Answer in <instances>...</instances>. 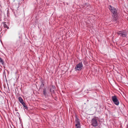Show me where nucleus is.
<instances>
[{
  "label": "nucleus",
  "mask_w": 128,
  "mask_h": 128,
  "mask_svg": "<svg viewBox=\"0 0 128 128\" xmlns=\"http://www.w3.org/2000/svg\"><path fill=\"white\" fill-rule=\"evenodd\" d=\"M2 24L3 26L5 28H6L7 29L9 28V27L6 24V22H2Z\"/></svg>",
  "instance_id": "nucleus-10"
},
{
  "label": "nucleus",
  "mask_w": 128,
  "mask_h": 128,
  "mask_svg": "<svg viewBox=\"0 0 128 128\" xmlns=\"http://www.w3.org/2000/svg\"><path fill=\"white\" fill-rule=\"evenodd\" d=\"M17 113L18 114H19V113L18 112H17Z\"/></svg>",
  "instance_id": "nucleus-21"
},
{
  "label": "nucleus",
  "mask_w": 128,
  "mask_h": 128,
  "mask_svg": "<svg viewBox=\"0 0 128 128\" xmlns=\"http://www.w3.org/2000/svg\"><path fill=\"white\" fill-rule=\"evenodd\" d=\"M52 91L53 92H54V90H53Z\"/></svg>",
  "instance_id": "nucleus-19"
},
{
  "label": "nucleus",
  "mask_w": 128,
  "mask_h": 128,
  "mask_svg": "<svg viewBox=\"0 0 128 128\" xmlns=\"http://www.w3.org/2000/svg\"><path fill=\"white\" fill-rule=\"evenodd\" d=\"M22 104L23 106L25 108V109L26 110H28V108L25 103L24 102Z\"/></svg>",
  "instance_id": "nucleus-12"
},
{
  "label": "nucleus",
  "mask_w": 128,
  "mask_h": 128,
  "mask_svg": "<svg viewBox=\"0 0 128 128\" xmlns=\"http://www.w3.org/2000/svg\"><path fill=\"white\" fill-rule=\"evenodd\" d=\"M43 92L44 95L45 96V97L46 98L47 96H48V95L47 94V92L46 88H45L43 89Z\"/></svg>",
  "instance_id": "nucleus-7"
},
{
  "label": "nucleus",
  "mask_w": 128,
  "mask_h": 128,
  "mask_svg": "<svg viewBox=\"0 0 128 128\" xmlns=\"http://www.w3.org/2000/svg\"><path fill=\"white\" fill-rule=\"evenodd\" d=\"M122 31H118L116 32V34L118 35H121Z\"/></svg>",
  "instance_id": "nucleus-16"
},
{
  "label": "nucleus",
  "mask_w": 128,
  "mask_h": 128,
  "mask_svg": "<svg viewBox=\"0 0 128 128\" xmlns=\"http://www.w3.org/2000/svg\"><path fill=\"white\" fill-rule=\"evenodd\" d=\"M41 84L40 86V88L39 89L43 87L44 86V80H42L41 82Z\"/></svg>",
  "instance_id": "nucleus-11"
},
{
  "label": "nucleus",
  "mask_w": 128,
  "mask_h": 128,
  "mask_svg": "<svg viewBox=\"0 0 128 128\" xmlns=\"http://www.w3.org/2000/svg\"><path fill=\"white\" fill-rule=\"evenodd\" d=\"M127 36V33L126 32L122 31L121 33L120 36L123 37H126Z\"/></svg>",
  "instance_id": "nucleus-6"
},
{
  "label": "nucleus",
  "mask_w": 128,
  "mask_h": 128,
  "mask_svg": "<svg viewBox=\"0 0 128 128\" xmlns=\"http://www.w3.org/2000/svg\"><path fill=\"white\" fill-rule=\"evenodd\" d=\"M76 128H80V124L79 125H77L76 126Z\"/></svg>",
  "instance_id": "nucleus-17"
},
{
  "label": "nucleus",
  "mask_w": 128,
  "mask_h": 128,
  "mask_svg": "<svg viewBox=\"0 0 128 128\" xmlns=\"http://www.w3.org/2000/svg\"><path fill=\"white\" fill-rule=\"evenodd\" d=\"M98 117H95L92 118L91 120V125L93 126L96 127L98 126V123L97 120Z\"/></svg>",
  "instance_id": "nucleus-2"
},
{
  "label": "nucleus",
  "mask_w": 128,
  "mask_h": 128,
  "mask_svg": "<svg viewBox=\"0 0 128 128\" xmlns=\"http://www.w3.org/2000/svg\"><path fill=\"white\" fill-rule=\"evenodd\" d=\"M83 64L85 65H86V64H88V63L85 60L83 61Z\"/></svg>",
  "instance_id": "nucleus-15"
},
{
  "label": "nucleus",
  "mask_w": 128,
  "mask_h": 128,
  "mask_svg": "<svg viewBox=\"0 0 128 128\" xmlns=\"http://www.w3.org/2000/svg\"><path fill=\"white\" fill-rule=\"evenodd\" d=\"M0 62L2 64H4V62L3 59L1 58L0 57Z\"/></svg>",
  "instance_id": "nucleus-14"
},
{
  "label": "nucleus",
  "mask_w": 128,
  "mask_h": 128,
  "mask_svg": "<svg viewBox=\"0 0 128 128\" xmlns=\"http://www.w3.org/2000/svg\"><path fill=\"white\" fill-rule=\"evenodd\" d=\"M108 8L112 14L113 21L116 22L118 18V14L117 10L115 8L112 7L111 5H109L108 6Z\"/></svg>",
  "instance_id": "nucleus-1"
},
{
  "label": "nucleus",
  "mask_w": 128,
  "mask_h": 128,
  "mask_svg": "<svg viewBox=\"0 0 128 128\" xmlns=\"http://www.w3.org/2000/svg\"><path fill=\"white\" fill-rule=\"evenodd\" d=\"M52 88H53L54 89V88H56V87H55V86H53L52 85Z\"/></svg>",
  "instance_id": "nucleus-18"
},
{
  "label": "nucleus",
  "mask_w": 128,
  "mask_h": 128,
  "mask_svg": "<svg viewBox=\"0 0 128 128\" xmlns=\"http://www.w3.org/2000/svg\"><path fill=\"white\" fill-rule=\"evenodd\" d=\"M18 100L19 102L22 104L24 102H23L24 100L21 97H19L18 98Z\"/></svg>",
  "instance_id": "nucleus-13"
},
{
  "label": "nucleus",
  "mask_w": 128,
  "mask_h": 128,
  "mask_svg": "<svg viewBox=\"0 0 128 128\" xmlns=\"http://www.w3.org/2000/svg\"><path fill=\"white\" fill-rule=\"evenodd\" d=\"M76 124L75 125L76 126L77 125H79L80 124V119L78 118V117L76 116Z\"/></svg>",
  "instance_id": "nucleus-5"
},
{
  "label": "nucleus",
  "mask_w": 128,
  "mask_h": 128,
  "mask_svg": "<svg viewBox=\"0 0 128 128\" xmlns=\"http://www.w3.org/2000/svg\"><path fill=\"white\" fill-rule=\"evenodd\" d=\"M89 6V5L88 4L85 3L84 4H83L82 5V8H86Z\"/></svg>",
  "instance_id": "nucleus-9"
},
{
  "label": "nucleus",
  "mask_w": 128,
  "mask_h": 128,
  "mask_svg": "<svg viewBox=\"0 0 128 128\" xmlns=\"http://www.w3.org/2000/svg\"><path fill=\"white\" fill-rule=\"evenodd\" d=\"M112 99L114 103L117 106H118L119 104V101L117 99V96L115 95L112 97Z\"/></svg>",
  "instance_id": "nucleus-4"
},
{
  "label": "nucleus",
  "mask_w": 128,
  "mask_h": 128,
  "mask_svg": "<svg viewBox=\"0 0 128 128\" xmlns=\"http://www.w3.org/2000/svg\"><path fill=\"white\" fill-rule=\"evenodd\" d=\"M83 67V65L82 62H80L77 64L75 68V69L76 71L80 70Z\"/></svg>",
  "instance_id": "nucleus-3"
},
{
  "label": "nucleus",
  "mask_w": 128,
  "mask_h": 128,
  "mask_svg": "<svg viewBox=\"0 0 128 128\" xmlns=\"http://www.w3.org/2000/svg\"><path fill=\"white\" fill-rule=\"evenodd\" d=\"M51 89H50V91L51 92Z\"/></svg>",
  "instance_id": "nucleus-20"
},
{
  "label": "nucleus",
  "mask_w": 128,
  "mask_h": 128,
  "mask_svg": "<svg viewBox=\"0 0 128 128\" xmlns=\"http://www.w3.org/2000/svg\"><path fill=\"white\" fill-rule=\"evenodd\" d=\"M20 40H17L16 43H15V47H18L19 46V45L20 44Z\"/></svg>",
  "instance_id": "nucleus-8"
}]
</instances>
